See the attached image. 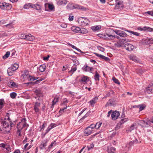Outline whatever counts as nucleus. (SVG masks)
<instances>
[{"instance_id":"1","label":"nucleus","mask_w":153,"mask_h":153,"mask_svg":"<svg viewBox=\"0 0 153 153\" xmlns=\"http://www.w3.org/2000/svg\"><path fill=\"white\" fill-rule=\"evenodd\" d=\"M10 130V127L9 126V122L6 119L1 121L0 123V131L3 133L9 132Z\"/></svg>"},{"instance_id":"2","label":"nucleus","mask_w":153,"mask_h":153,"mask_svg":"<svg viewBox=\"0 0 153 153\" xmlns=\"http://www.w3.org/2000/svg\"><path fill=\"white\" fill-rule=\"evenodd\" d=\"M12 5L4 2H0V8L2 10H10L12 8Z\"/></svg>"},{"instance_id":"3","label":"nucleus","mask_w":153,"mask_h":153,"mask_svg":"<svg viewBox=\"0 0 153 153\" xmlns=\"http://www.w3.org/2000/svg\"><path fill=\"white\" fill-rule=\"evenodd\" d=\"M28 126L26 123V120L25 118L21 119V122L17 124V128L19 130H22V129L25 126Z\"/></svg>"},{"instance_id":"4","label":"nucleus","mask_w":153,"mask_h":153,"mask_svg":"<svg viewBox=\"0 0 153 153\" xmlns=\"http://www.w3.org/2000/svg\"><path fill=\"white\" fill-rule=\"evenodd\" d=\"M78 23L83 26H86L88 24L89 21L85 18L80 17L78 20Z\"/></svg>"},{"instance_id":"5","label":"nucleus","mask_w":153,"mask_h":153,"mask_svg":"<svg viewBox=\"0 0 153 153\" xmlns=\"http://www.w3.org/2000/svg\"><path fill=\"white\" fill-rule=\"evenodd\" d=\"M115 2L114 10H121L123 8L124 5L123 4V1L121 0H116Z\"/></svg>"},{"instance_id":"6","label":"nucleus","mask_w":153,"mask_h":153,"mask_svg":"<svg viewBox=\"0 0 153 153\" xmlns=\"http://www.w3.org/2000/svg\"><path fill=\"white\" fill-rule=\"evenodd\" d=\"M103 37L108 39H114L115 38H117L118 39L119 38L118 36L107 33L103 35Z\"/></svg>"},{"instance_id":"7","label":"nucleus","mask_w":153,"mask_h":153,"mask_svg":"<svg viewBox=\"0 0 153 153\" xmlns=\"http://www.w3.org/2000/svg\"><path fill=\"white\" fill-rule=\"evenodd\" d=\"M40 105V102H36L35 103L33 106V110H34L36 114L39 112L40 111L39 108Z\"/></svg>"},{"instance_id":"8","label":"nucleus","mask_w":153,"mask_h":153,"mask_svg":"<svg viewBox=\"0 0 153 153\" xmlns=\"http://www.w3.org/2000/svg\"><path fill=\"white\" fill-rule=\"evenodd\" d=\"M48 141V140H44L42 141L39 146V148L41 149H45Z\"/></svg>"},{"instance_id":"9","label":"nucleus","mask_w":153,"mask_h":153,"mask_svg":"<svg viewBox=\"0 0 153 153\" xmlns=\"http://www.w3.org/2000/svg\"><path fill=\"white\" fill-rule=\"evenodd\" d=\"M120 113L119 111H114L111 114V117L112 119L115 120L117 119L119 116Z\"/></svg>"},{"instance_id":"10","label":"nucleus","mask_w":153,"mask_h":153,"mask_svg":"<svg viewBox=\"0 0 153 153\" xmlns=\"http://www.w3.org/2000/svg\"><path fill=\"white\" fill-rule=\"evenodd\" d=\"M128 120V118H125L124 119H123L121 120L120 123H118L117 126L115 128V129H118L120 127L121 125L124 123L126 122Z\"/></svg>"},{"instance_id":"11","label":"nucleus","mask_w":153,"mask_h":153,"mask_svg":"<svg viewBox=\"0 0 153 153\" xmlns=\"http://www.w3.org/2000/svg\"><path fill=\"white\" fill-rule=\"evenodd\" d=\"M35 39V37L30 34H27L25 39L27 41H32Z\"/></svg>"},{"instance_id":"12","label":"nucleus","mask_w":153,"mask_h":153,"mask_svg":"<svg viewBox=\"0 0 153 153\" xmlns=\"http://www.w3.org/2000/svg\"><path fill=\"white\" fill-rule=\"evenodd\" d=\"M29 5L31 8H34L37 10H39L41 8V6L38 4H34L29 3Z\"/></svg>"},{"instance_id":"13","label":"nucleus","mask_w":153,"mask_h":153,"mask_svg":"<svg viewBox=\"0 0 153 153\" xmlns=\"http://www.w3.org/2000/svg\"><path fill=\"white\" fill-rule=\"evenodd\" d=\"M29 72L27 70H25L23 74H22L21 77L24 79H27L29 76Z\"/></svg>"},{"instance_id":"14","label":"nucleus","mask_w":153,"mask_h":153,"mask_svg":"<svg viewBox=\"0 0 153 153\" xmlns=\"http://www.w3.org/2000/svg\"><path fill=\"white\" fill-rule=\"evenodd\" d=\"M94 53L96 56L99 57L101 59H104L105 61H108L109 60V58L108 57H105L104 56L100 54L96 53Z\"/></svg>"},{"instance_id":"15","label":"nucleus","mask_w":153,"mask_h":153,"mask_svg":"<svg viewBox=\"0 0 153 153\" xmlns=\"http://www.w3.org/2000/svg\"><path fill=\"white\" fill-rule=\"evenodd\" d=\"M125 47L126 49L129 51H132L134 48V46L130 44H126Z\"/></svg>"},{"instance_id":"16","label":"nucleus","mask_w":153,"mask_h":153,"mask_svg":"<svg viewBox=\"0 0 153 153\" xmlns=\"http://www.w3.org/2000/svg\"><path fill=\"white\" fill-rule=\"evenodd\" d=\"M98 100V97H95L92 100H91L89 102V103L91 106H94V104L97 102Z\"/></svg>"},{"instance_id":"17","label":"nucleus","mask_w":153,"mask_h":153,"mask_svg":"<svg viewBox=\"0 0 153 153\" xmlns=\"http://www.w3.org/2000/svg\"><path fill=\"white\" fill-rule=\"evenodd\" d=\"M92 131L93 130L88 127L85 130L84 133L86 134V135L88 136L91 134Z\"/></svg>"},{"instance_id":"18","label":"nucleus","mask_w":153,"mask_h":153,"mask_svg":"<svg viewBox=\"0 0 153 153\" xmlns=\"http://www.w3.org/2000/svg\"><path fill=\"white\" fill-rule=\"evenodd\" d=\"M74 9H78L82 10H86V8L77 4L74 5Z\"/></svg>"},{"instance_id":"19","label":"nucleus","mask_w":153,"mask_h":153,"mask_svg":"<svg viewBox=\"0 0 153 153\" xmlns=\"http://www.w3.org/2000/svg\"><path fill=\"white\" fill-rule=\"evenodd\" d=\"M15 71L11 67L9 68L7 70V73L10 76H12Z\"/></svg>"},{"instance_id":"20","label":"nucleus","mask_w":153,"mask_h":153,"mask_svg":"<svg viewBox=\"0 0 153 153\" xmlns=\"http://www.w3.org/2000/svg\"><path fill=\"white\" fill-rule=\"evenodd\" d=\"M92 68L90 67L87 65H85L82 68V70L85 71H91Z\"/></svg>"},{"instance_id":"21","label":"nucleus","mask_w":153,"mask_h":153,"mask_svg":"<svg viewBox=\"0 0 153 153\" xmlns=\"http://www.w3.org/2000/svg\"><path fill=\"white\" fill-rule=\"evenodd\" d=\"M68 2L66 0H59L57 1V4L59 5H65Z\"/></svg>"},{"instance_id":"22","label":"nucleus","mask_w":153,"mask_h":153,"mask_svg":"<svg viewBox=\"0 0 153 153\" xmlns=\"http://www.w3.org/2000/svg\"><path fill=\"white\" fill-rule=\"evenodd\" d=\"M4 103V101L3 99H0V112H1L2 111Z\"/></svg>"},{"instance_id":"23","label":"nucleus","mask_w":153,"mask_h":153,"mask_svg":"<svg viewBox=\"0 0 153 153\" xmlns=\"http://www.w3.org/2000/svg\"><path fill=\"white\" fill-rule=\"evenodd\" d=\"M9 85L12 88H16L17 87L16 83L12 81H10L9 83Z\"/></svg>"},{"instance_id":"24","label":"nucleus","mask_w":153,"mask_h":153,"mask_svg":"<svg viewBox=\"0 0 153 153\" xmlns=\"http://www.w3.org/2000/svg\"><path fill=\"white\" fill-rule=\"evenodd\" d=\"M10 67H11L13 69L16 71L18 68L19 65L18 64L14 63V64L12 65Z\"/></svg>"},{"instance_id":"25","label":"nucleus","mask_w":153,"mask_h":153,"mask_svg":"<svg viewBox=\"0 0 153 153\" xmlns=\"http://www.w3.org/2000/svg\"><path fill=\"white\" fill-rule=\"evenodd\" d=\"M72 30L76 33H79L80 31V28L79 27H73L72 28Z\"/></svg>"},{"instance_id":"26","label":"nucleus","mask_w":153,"mask_h":153,"mask_svg":"<svg viewBox=\"0 0 153 153\" xmlns=\"http://www.w3.org/2000/svg\"><path fill=\"white\" fill-rule=\"evenodd\" d=\"M149 38H143L142 40V42L144 44H149Z\"/></svg>"},{"instance_id":"27","label":"nucleus","mask_w":153,"mask_h":153,"mask_svg":"<svg viewBox=\"0 0 153 153\" xmlns=\"http://www.w3.org/2000/svg\"><path fill=\"white\" fill-rule=\"evenodd\" d=\"M125 30L126 31L128 32L129 33H130L135 36H139L140 35V33L136 32H134L132 31H130L128 30Z\"/></svg>"},{"instance_id":"28","label":"nucleus","mask_w":153,"mask_h":153,"mask_svg":"<svg viewBox=\"0 0 153 153\" xmlns=\"http://www.w3.org/2000/svg\"><path fill=\"white\" fill-rule=\"evenodd\" d=\"M129 58L130 59L132 60L135 62H137L138 61L137 58L135 56L132 55L130 56H129Z\"/></svg>"},{"instance_id":"29","label":"nucleus","mask_w":153,"mask_h":153,"mask_svg":"<svg viewBox=\"0 0 153 153\" xmlns=\"http://www.w3.org/2000/svg\"><path fill=\"white\" fill-rule=\"evenodd\" d=\"M101 28L100 26H96L92 27L91 29L94 31H96L99 30Z\"/></svg>"},{"instance_id":"30","label":"nucleus","mask_w":153,"mask_h":153,"mask_svg":"<svg viewBox=\"0 0 153 153\" xmlns=\"http://www.w3.org/2000/svg\"><path fill=\"white\" fill-rule=\"evenodd\" d=\"M39 69L41 72H44L45 69V65H41L39 67Z\"/></svg>"},{"instance_id":"31","label":"nucleus","mask_w":153,"mask_h":153,"mask_svg":"<svg viewBox=\"0 0 153 153\" xmlns=\"http://www.w3.org/2000/svg\"><path fill=\"white\" fill-rule=\"evenodd\" d=\"M35 93L38 97H40L42 95V94L40 90L39 89H36L35 91Z\"/></svg>"},{"instance_id":"32","label":"nucleus","mask_w":153,"mask_h":153,"mask_svg":"<svg viewBox=\"0 0 153 153\" xmlns=\"http://www.w3.org/2000/svg\"><path fill=\"white\" fill-rule=\"evenodd\" d=\"M88 33V30L85 28H80V31L79 33L86 34Z\"/></svg>"},{"instance_id":"33","label":"nucleus","mask_w":153,"mask_h":153,"mask_svg":"<svg viewBox=\"0 0 153 153\" xmlns=\"http://www.w3.org/2000/svg\"><path fill=\"white\" fill-rule=\"evenodd\" d=\"M129 41V40L126 39H122L121 40L120 42L121 45H120V46H122V44H124L125 43H126Z\"/></svg>"},{"instance_id":"34","label":"nucleus","mask_w":153,"mask_h":153,"mask_svg":"<svg viewBox=\"0 0 153 153\" xmlns=\"http://www.w3.org/2000/svg\"><path fill=\"white\" fill-rule=\"evenodd\" d=\"M88 77L87 76H84L82 77L81 79V81L83 82L84 83H86L87 81V80Z\"/></svg>"},{"instance_id":"35","label":"nucleus","mask_w":153,"mask_h":153,"mask_svg":"<svg viewBox=\"0 0 153 153\" xmlns=\"http://www.w3.org/2000/svg\"><path fill=\"white\" fill-rule=\"evenodd\" d=\"M143 29H145V30L148 31L152 32L153 31V29L148 27H144Z\"/></svg>"},{"instance_id":"36","label":"nucleus","mask_w":153,"mask_h":153,"mask_svg":"<svg viewBox=\"0 0 153 153\" xmlns=\"http://www.w3.org/2000/svg\"><path fill=\"white\" fill-rule=\"evenodd\" d=\"M38 79V78L35 77H33V76L29 75L28 76V77L27 79H28L29 80L33 81V80H36Z\"/></svg>"},{"instance_id":"37","label":"nucleus","mask_w":153,"mask_h":153,"mask_svg":"<svg viewBox=\"0 0 153 153\" xmlns=\"http://www.w3.org/2000/svg\"><path fill=\"white\" fill-rule=\"evenodd\" d=\"M66 7L68 9H74V5L71 4H68L67 6Z\"/></svg>"},{"instance_id":"38","label":"nucleus","mask_w":153,"mask_h":153,"mask_svg":"<svg viewBox=\"0 0 153 153\" xmlns=\"http://www.w3.org/2000/svg\"><path fill=\"white\" fill-rule=\"evenodd\" d=\"M99 75L97 73V71H96L95 74L94 76V79L96 80H99Z\"/></svg>"},{"instance_id":"39","label":"nucleus","mask_w":153,"mask_h":153,"mask_svg":"<svg viewBox=\"0 0 153 153\" xmlns=\"http://www.w3.org/2000/svg\"><path fill=\"white\" fill-rule=\"evenodd\" d=\"M10 54V51H7L6 54L3 56V58L5 59L8 57Z\"/></svg>"},{"instance_id":"40","label":"nucleus","mask_w":153,"mask_h":153,"mask_svg":"<svg viewBox=\"0 0 153 153\" xmlns=\"http://www.w3.org/2000/svg\"><path fill=\"white\" fill-rule=\"evenodd\" d=\"M119 36L121 37H125L127 36V35L124 32L121 31Z\"/></svg>"},{"instance_id":"41","label":"nucleus","mask_w":153,"mask_h":153,"mask_svg":"<svg viewBox=\"0 0 153 153\" xmlns=\"http://www.w3.org/2000/svg\"><path fill=\"white\" fill-rule=\"evenodd\" d=\"M26 34H27L21 33L19 35V37L21 39H25Z\"/></svg>"},{"instance_id":"42","label":"nucleus","mask_w":153,"mask_h":153,"mask_svg":"<svg viewBox=\"0 0 153 153\" xmlns=\"http://www.w3.org/2000/svg\"><path fill=\"white\" fill-rule=\"evenodd\" d=\"M77 69V68H76V66L74 67V68H71V70L69 71V72H71L72 73V74H71V76L76 71V70Z\"/></svg>"},{"instance_id":"43","label":"nucleus","mask_w":153,"mask_h":153,"mask_svg":"<svg viewBox=\"0 0 153 153\" xmlns=\"http://www.w3.org/2000/svg\"><path fill=\"white\" fill-rule=\"evenodd\" d=\"M59 98V97L55 98L52 101L53 105H54L58 102Z\"/></svg>"},{"instance_id":"44","label":"nucleus","mask_w":153,"mask_h":153,"mask_svg":"<svg viewBox=\"0 0 153 153\" xmlns=\"http://www.w3.org/2000/svg\"><path fill=\"white\" fill-rule=\"evenodd\" d=\"M10 95L11 98H15L17 96V94L15 92H12L10 94Z\"/></svg>"},{"instance_id":"45","label":"nucleus","mask_w":153,"mask_h":153,"mask_svg":"<svg viewBox=\"0 0 153 153\" xmlns=\"http://www.w3.org/2000/svg\"><path fill=\"white\" fill-rule=\"evenodd\" d=\"M102 124V123H101L100 122H97L95 125V128L96 129H98L101 126V124Z\"/></svg>"},{"instance_id":"46","label":"nucleus","mask_w":153,"mask_h":153,"mask_svg":"<svg viewBox=\"0 0 153 153\" xmlns=\"http://www.w3.org/2000/svg\"><path fill=\"white\" fill-rule=\"evenodd\" d=\"M115 149L113 147H111L109 149H108V152L109 153H110V152L111 153H114V152L115 151Z\"/></svg>"},{"instance_id":"47","label":"nucleus","mask_w":153,"mask_h":153,"mask_svg":"<svg viewBox=\"0 0 153 153\" xmlns=\"http://www.w3.org/2000/svg\"><path fill=\"white\" fill-rule=\"evenodd\" d=\"M112 80L116 83L117 84H120V82L117 79H116L115 77H113L112 78Z\"/></svg>"},{"instance_id":"48","label":"nucleus","mask_w":153,"mask_h":153,"mask_svg":"<svg viewBox=\"0 0 153 153\" xmlns=\"http://www.w3.org/2000/svg\"><path fill=\"white\" fill-rule=\"evenodd\" d=\"M56 141H54L49 146V149H51L53 146H55L56 145Z\"/></svg>"},{"instance_id":"49","label":"nucleus","mask_w":153,"mask_h":153,"mask_svg":"<svg viewBox=\"0 0 153 153\" xmlns=\"http://www.w3.org/2000/svg\"><path fill=\"white\" fill-rule=\"evenodd\" d=\"M97 48L99 51L102 52H103L105 50L104 48L100 46H97Z\"/></svg>"},{"instance_id":"50","label":"nucleus","mask_w":153,"mask_h":153,"mask_svg":"<svg viewBox=\"0 0 153 153\" xmlns=\"http://www.w3.org/2000/svg\"><path fill=\"white\" fill-rule=\"evenodd\" d=\"M140 106V110H139V111H142L144 109V108H145V106H144L143 105H138L137 106V107H138L139 106Z\"/></svg>"},{"instance_id":"51","label":"nucleus","mask_w":153,"mask_h":153,"mask_svg":"<svg viewBox=\"0 0 153 153\" xmlns=\"http://www.w3.org/2000/svg\"><path fill=\"white\" fill-rule=\"evenodd\" d=\"M137 73L139 74H142L144 71L142 69H139L137 71Z\"/></svg>"},{"instance_id":"52","label":"nucleus","mask_w":153,"mask_h":153,"mask_svg":"<svg viewBox=\"0 0 153 153\" xmlns=\"http://www.w3.org/2000/svg\"><path fill=\"white\" fill-rule=\"evenodd\" d=\"M45 78H42L40 79L36 80L35 82L34 83L35 84H38L39 83L40 81H42V80H44Z\"/></svg>"},{"instance_id":"53","label":"nucleus","mask_w":153,"mask_h":153,"mask_svg":"<svg viewBox=\"0 0 153 153\" xmlns=\"http://www.w3.org/2000/svg\"><path fill=\"white\" fill-rule=\"evenodd\" d=\"M152 90V88H150L148 86L147 88L146 91L149 94L151 92Z\"/></svg>"},{"instance_id":"54","label":"nucleus","mask_w":153,"mask_h":153,"mask_svg":"<svg viewBox=\"0 0 153 153\" xmlns=\"http://www.w3.org/2000/svg\"><path fill=\"white\" fill-rule=\"evenodd\" d=\"M5 149H6V150L8 152H10L11 151V148L9 146L7 145Z\"/></svg>"},{"instance_id":"55","label":"nucleus","mask_w":153,"mask_h":153,"mask_svg":"<svg viewBox=\"0 0 153 153\" xmlns=\"http://www.w3.org/2000/svg\"><path fill=\"white\" fill-rule=\"evenodd\" d=\"M88 127H89L91 129H92V130L93 128H95V124H91L89 126H88Z\"/></svg>"},{"instance_id":"56","label":"nucleus","mask_w":153,"mask_h":153,"mask_svg":"<svg viewBox=\"0 0 153 153\" xmlns=\"http://www.w3.org/2000/svg\"><path fill=\"white\" fill-rule=\"evenodd\" d=\"M7 145L4 143H2L0 144V147H1L3 148H5Z\"/></svg>"},{"instance_id":"57","label":"nucleus","mask_w":153,"mask_h":153,"mask_svg":"<svg viewBox=\"0 0 153 153\" xmlns=\"http://www.w3.org/2000/svg\"><path fill=\"white\" fill-rule=\"evenodd\" d=\"M50 127L52 129L57 126V125L55 123H51L50 124Z\"/></svg>"},{"instance_id":"58","label":"nucleus","mask_w":153,"mask_h":153,"mask_svg":"<svg viewBox=\"0 0 153 153\" xmlns=\"http://www.w3.org/2000/svg\"><path fill=\"white\" fill-rule=\"evenodd\" d=\"M21 130L18 129L17 134L19 136L21 137L22 136V134H21Z\"/></svg>"},{"instance_id":"59","label":"nucleus","mask_w":153,"mask_h":153,"mask_svg":"<svg viewBox=\"0 0 153 153\" xmlns=\"http://www.w3.org/2000/svg\"><path fill=\"white\" fill-rule=\"evenodd\" d=\"M48 8L49 9L52 10L54 8V6L52 4H49L48 5Z\"/></svg>"},{"instance_id":"60","label":"nucleus","mask_w":153,"mask_h":153,"mask_svg":"<svg viewBox=\"0 0 153 153\" xmlns=\"http://www.w3.org/2000/svg\"><path fill=\"white\" fill-rule=\"evenodd\" d=\"M60 26L62 28H66L67 27V25L66 24H62L60 25Z\"/></svg>"},{"instance_id":"61","label":"nucleus","mask_w":153,"mask_h":153,"mask_svg":"<svg viewBox=\"0 0 153 153\" xmlns=\"http://www.w3.org/2000/svg\"><path fill=\"white\" fill-rule=\"evenodd\" d=\"M146 13L152 16H153V10L151 11H147Z\"/></svg>"},{"instance_id":"62","label":"nucleus","mask_w":153,"mask_h":153,"mask_svg":"<svg viewBox=\"0 0 153 153\" xmlns=\"http://www.w3.org/2000/svg\"><path fill=\"white\" fill-rule=\"evenodd\" d=\"M114 31L116 34L119 36L121 31L115 30Z\"/></svg>"},{"instance_id":"63","label":"nucleus","mask_w":153,"mask_h":153,"mask_svg":"<svg viewBox=\"0 0 153 153\" xmlns=\"http://www.w3.org/2000/svg\"><path fill=\"white\" fill-rule=\"evenodd\" d=\"M68 102V101L66 98H64L63 100V104H65Z\"/></svg>"},{"instance_id":"64","label":"nucleus","mask_w":153,"mask_h":153,"mask_svg":"<svg viewBox=\"0 0 153 153\" xmlns=\"http://www.w3.org/2000/svg\"><path fill=\"white\" fill-rule=\"evenodd\" d=\"M149 44H153V39L151 38H149Z\"/></svg>"}]
</instances>
